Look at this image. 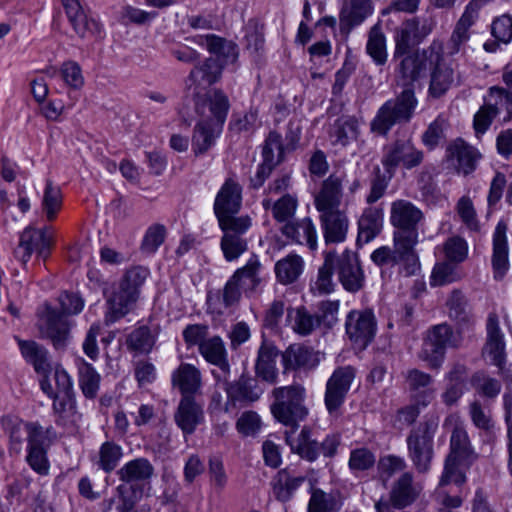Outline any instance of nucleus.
Returning <instances> with one entry per match:
<instances>
[{
    "instance_id": "nucleus-41",
    "label": "nucleus",
    "mask_w": 512,
    "mask_h": 512,
    "mask_svg": "<svg viewBox=\"0 0 512 512\" xmlns=\"http://www.w3.org/2000/svg\"><path fill=\"white\" fill-rule=\"evenodd\" d=\"M453 68L443 62H437L431 73L429 94L438 98L444 95L454 82Z\"/></svg>"
},
{
    "instance_id": "nucleus-44",
    "label": "nucleus",
    "mask_w": 512,
    "mask_h": 512,
    "mask_svg": "<svg viewBox=\"0 0 512 512\" xmlns=\"http://www.w3.org/2000/svg\"><path fill=\"white\" fill-rule=\"evenodd\" d=\"M303 264L302 258L295 254L279 260L275 265L277 279L282 284L295 282L303 271Z\"/></svg>"
},
{
    "instance_id": "nucleus-35",
    "label": "nucleus",
    "mask_w": 512,
    "mask_h": 512,
    "mask_svg": "<svg viewBox=\"0 0 512 512\" xmlns=\"http://www.w3.org/2000/svg\"><path fill=\"white\" fill-rule=\"evenodd\" d=\"M278 350L267 342H263L258 350L255 365L256 375L268 383H274L277 378L276 358Z\"/></svg>"
},
{
    "instance_id": "nucleus-51",
    "label": "nucleus",
    "mask_w": 512,
    "mask_h": 512,
    "mask_svg": "<svg viewBox=\"0 0 512 512\" xmlns=\"http://www.w3.org/2000/svg\"><path fill=\"white\" fill-rule=\"evenodd\" d=\"M489 105L494 114L500 115L503 112L505 113L503 121L512 119V92L502 87H491Z\"/></svg>"
},
{
    "instance_id": "nucleus-12",
    "label": "nucleus",
    "mask_w": 512,
    "mask_h": 512,
    "mask_svg": "<svg viewBox=\"0 0 512 512\" xmlns=\"http://www.w3.org/2000/svg\"><path fill=\"white\" fill-rule=\"evenodd\" d=\"M355 378V369L351 366L337 368L326 383L324 402L330 414H334L343 405Z\"/></svg>"
},
{
    "instance_id": "nucleus-43",
    "label": "nucleus",
    "mask_w": 512,
    "mask_h": 512,
    "mask_svg": "<svg viewBox=\"0 0 512 512\" xmlns=\"http://www.w3.org/2000/svg\"><path fill=\"white\" fill-rule=\"evenodd\" d=\"M367 54L377 66H383L387 62L386 37L379 23L369 31L366 45Z\"/></svg>"
},
{
    "instance_id": "nucleus-47",
    "label": "nucleus",
    "mask_w": 512,
    "mask_h": 512,
    "mask_svg": "<svg viewBox=\"0 0 512 512\" xmlns=\"http://www.w3.org/2000/svg\"><path fill=\"white\" fill-rule=\"evenodd\" d=\"M154 344L155 337L147 326H140L134 329L126 338L128 350L139 354L149 353Z\"/></svg>"
},
{
    "instance_id": "nucleus-61",
    "label": "nucleus",
    "mask_w": 512,
    "mask_h": 512,
    "mask_svg": "<svg viewBox=\"0 0 512 512\" xmlns=\"http://www.w3.org/2000/svg\"><path fill=\"white\" fill-rule=\"evenodd\" d=\"M394 174L395 173L386 172V170L381 172L379 167L375 168L374 177L371 180L370 193L366 199L369 204L375 203L383 197Z\"/></svg>"
},
{
    "instance_id": "nucleus-52",
    "label": "nucleus",
    "mask_w": 512,
    "mask_h": 512,
    "mask_svg": "<svg viewBox=\"0 0 512 512\" xmlns=\"http://www.w3.org/2000/svg\"><path fill=\"white\" fill-rule=\"evenodd\" d=\"M260 263L256 256H253L246 265L242 268L237 269L234 272V276H237V280L240 286L245 291H253L260 284L261 279L259 277Z\"/></svg>"
},
{
    "instance_id": "nucleus-62",
    "label": "nucleus",
    "mask_w": 512,
    "mask_h": 512,
    "mask_svg": "<svg viewBox=\"0 0 512 512\" xmlns=\"http://www.w3.org/2000/svg\"><path fill=\"white\" fill-rule=\"evenodd\" d=\"M376 462L374 453L365 447L353 449L350 453L348 466L352 471H366Z\"/></svg>"
},
{
    "instance_id": "nucleus-23",
    "label": "nucleus",
    "mask_w": 512,
    "mask_h": 512,
    "mask_svg": "<svg viewBox=\"0 0 512 512\" xmlns=\"http://www.w3.org/2000/svg\"><path fill=\"white\" fill-rule=\"evenodd\" d=\"M199 353L210 364L219 368L220 373L213 372L217 380L226 378L230 372V364L223 340L214 336L200 344Z\"/></svg>"
},
{
    "instance_id": "nucleus-21",
    "label": "nucleus",
    "mask_w": 512,
    "mask_h": 512,
    "mask_svg": "<svg viewBox=\"0 0 512 512\" xmlns=\"http://www.w3.org/2000/svg\"><path fill=\"white\" fill-rule=\"evenodd\" d=\"M373 13L371 0H344L339 14L340 31L348 35Z\"/></svg>"
},
{
    "instance_id": "nucleus-7",
    "label": "nucleus",
    "mask_w": 512,
    "mask_h": 512,
    "mask_svg": "<svg viewBox=\"0 0 512 512\" xmlns=\"http://www.w3.org/2000/svg\"><path fill=\"white\" fill-rule=\"evenodd\" d=\"M147 275L148 271L142 267H134L126 271L118 289L108 299L109 312L105 317L107 324L114 323L129 313L139 297V289Z\"/></svg>"
},
{
    "instance_id": "nucleus-39",
    "label": "nucleus",
    "mask_w": 512,
    "mask_h": 512,
    "mask_svg": "<svg viewBox=\"0 0 512 512\" xmlns=\"http://www.w3.org/2000/svg\"><path fill=\"white\" fill-rule=\"evenodd\" d=\"M198 43L200 45H205L207 50L217 56L220 62L224 61H234L237 57V48L236 45L225 38L220 36L209 34L206 36H200Z\"/></svg>"
},
{
    "instance_id": "nucleus-6",
    "label": "nucleus",
    "mask_w": 512,
    "mask_h": 512,
    "mask_svg": "<svg viewBox=\"0 0 512 512\" xmlns=\"http://www.w3.org/2000/svg\"><path fill=\"white\" fill-rule=\"evenodd\" d=\"M275 402L271 412L275 419L294 431L299 422L303 421L309 411L304 405L305 389L300 384L278 387L273 390Z\"/></svg>"
},
{
    "instance_id": "nucleus-60",
    "label": "nucleus",
    "mask_w": 512,
    "mask_h": 512,
    "mask_svg": "<svg viewBox=\"0 0 512 512\" xmlns=\"http://www.w3.org/2000/svg\"><path fill=\"white\" fill-rule=\"evenodd\" d=\"M456 212L463 224L471 231H478L479 221L472 200L468 196H462L456 204Z\"/></svg>"
},
{
    "instance_id": "nucleus-9",
    "label": "nucleus",
    "mask_w": 512,
    "mask_h": 512,
    "mask_svg": "<svg viewBox=\"0 0 512 512\" xmlns=\"http://www.w3.org/2000/svg\"><path fill=\"white\" fill-rule=\"evenodd\" d=\"M423 159V151L416 148L410 138L395 139L382 149L381 163L384 170L390 173H395L400 166L407 170L418 167Z\"/></svg>"
},
{
    "instance_id": "nucleus-17",
    "label": "nucleus",
    "mask_w": 512,
    "mask_h": 512,
    "mask_svg": "<svg viewBox=\"0 0 512 512\" xmlns=\"http://www.w3.org/2000/svg\"><path fill=\"white\" fill-rule=\"evenodd\" d=\"M338 278L345 290L357 292L364 285V273L356 253L345 250L340 256L335 255Z\"/></svg>"
},
{
    "instance_id": "nucleus-29",
    "label": "nucleus",
    "mask_w": 512,
    "mask_h": 512,
    "mask_svg": "<svg viewBox=\"0 0 512 512\" xmlns=\"http://www.w3.org/2000/svg\"><path fill=\"white\" fill-rule=\"evenodd\" d=\"M446 307L449 318L456 323L460 331L473 324L471 307L462 291L454 289L446 300Z\"/></svg>"
},
{
    "instance_id": "nucleus-2",
    "label": "nucleus",
    "mask_w": 512,
    "mask_h": 512,
    "mask_svg": "<svg viewBox=\"0 0 512 512\" xmlns=\"http://www.w3.org/2000/svg\"><path fill=\"white\" fill-rule=\"evenodd\" d=\"M242 206V188L227 179L214 201V214L222 231L220 248L226 261L237 260L248 250L247 234L252 226L249 215L237 216Z\"/></svg>"
},
{
    "instance_id": "nucleus-56",
    "label": "nucleus",
    "mask_w": 512,
    "mask_h": 512,
    "mask_svg": "<svg viewBox=\"0 0 512 512\" xmlns=\"http://www.w3.org/2000/svg\"><path fill=\"white\" fill-rule=\"evenodd\" d=\"M472 453L470 440L466 430L456 426L450 439V453L448 456H454L458 459H468Z\"/></svg>"
},
{
    "instance_id": "nucleus-22",
    "label": "nucleus",
    "mask_w": 512,
    "mask_h": 512,
    "mask_svg": "<svg viewBox=\"0 0 512 512\" xmlns=\"http://www.w3.org/2000/svg\"><path fill=\"white\" fill-rule=\"evenodd\" d=\"M343 179V175L331 174L322 182L315 196V206L320 213L339 210L343 197Z\"/></svg>"
},
{
    "instance_id": "nucleus-10",
    "label": "nucleus",
    "mask_w": 512,
    "mask_h": 512,
    "mask_svg": "<svg viewBox=\"0 0 512 512\" xmlns=\"http://www.w3.org/2000/svg\"><path fill=\"white\" fill-rule=\"evenodd\" d=\"M195 102V110L203 120H209L215 125L223 127L230 108L227 95L220 89L202 94L191 95Z\"/></svg>"
},
{
    "instance_id": "nucleus-40",
    "label": "nucleus",
    "mask_w": 512,
    "mask_h": 512,
    "mask_svg": "<svg viewBox=\"0 0 512 512\" xmlns=\"http://www.w3.org/2000/svg\"><path fill=\"white\" fill-rule=\"evenodd\" d=\"M66 15L74 31L80 37L84 38L88 35H94L100 32L99 23L95 19L89 17L81 5L70 6V9L66 11Z\"/></svg>"
},
{
    "instance_id": "nucleus-54",
    "label": "nucleus",
    "mask_w": 512,
    "mask_h": 512,
    "mask_svg": "<svg viewBox=\"0 0 512 512\" xmlns=\"http://www.w3.org/2000/svg\"><path fill=\"white\" fill-rule=\"evenodd\" d=\"M460 279L456 264L451 261L436 263L431 276L430 285L432 287L444 286Z\"/></svg>"
},
{
    "instance_id": "nucleus-24",
    "label": "nucleus",
    "mask_w": 512,
    "mask_h": 512,
    "mask_svg": "<svg viewBox=\"0 0 512 512\" xmlns=\"http://www.w3.org/2000/svg\"><path fill=\"white\" fill-rule=\"evenodd\" d=\"M282 361L287 370H310L319 364L320 358L319 353L312 348L301 344H293L282 354Z\"/></svg>"
},
{
    "instance_id": "nucleus-55",
    "label": "nucleus",
    "mask_w": 512,
    "mask_h": 512,
    "mask_svg": "<svg viewBox=\"0 0 512 512\" xmlns=\"http://www.w3.org/2000/svg\"><path fill=\"white\" fill-rule=\"evenodd\" d=\"M446 348L443 345L437 344L430 338L425 337L419 358L428 363V366L432 369H439L445 359Z\"/></svg>"
},
{
    "instance_id": "nucleus-58",
    "label": "nucleus",
    "mask_w": 512,
    "mask_h": 512,
    "mask_svg": "<svg viewBox=\"0 0 512 512\" xmlns=\"http://www.w3.org/2000/svg\"><path fill=\"white\" fill-rule=\"evenodd\" d=\"M466 459L454 458V456H447L444 464L443 474L440 479V487L454 483L462 485L466 481L465 474L460 470L459 465Z\"/></svg>"
},
{
    "instance_id": "nucleus-28",
    "label": "nucleus",
    "mask_w": 512,
    "mask_h": 512,
    "mask_svg": "<svg viewBox=\"0 0 512 512\" xmlns=\"http://www.w3.org/2000/svg\"><path fill=\"white\" fill-rule=\"evenodd\" d=\"M224 385L228 398L233 402H254L260 398L263 392L258 386L257 380L246 375H241L238 380L233 382L225 380Z\"/></svg>"
},
{
    "instance_id": "nucleus-26",
    "label": "nucleus",
    "mask_w": 512,
    "mask_h": 512,
    "mask_svg": "<svg viewBox=\"0 0 512 512\" xmlns=\"http://www.w3.org/2000/svg\"><path fill=\"white\" fill-rule=\"evenodd\" d=\"M507 229V224L500 221L493 234L492 266L495 279H501L509 267Z\"/></svg>"
},
{
    "instance_id": "nucleus-5",
    "label": "nucleus",
    "mask_w": 512,
    "mask_h": 512,
    "mask_svg": "<svg viewBox=\"0 0 512 512\" xmlns=\"http://www.w3.org/2000/svg\"><path fill=\"white\" fill-rule=\"evenodd\" d=\"M417 106L415 92L410 89L402 90L378 109L370 124L371 131L386 136L393 126L409 123Z\"/></svg>"
},
{
    "instance_id": "nucleus-49",
    "label": "nucleus",
    "mask_w": 512,
    "mask_h": 512,
    "mask_svg": "<svg viewBox=\"0 0 512 512\" xmlns=\"http://www.w3.org/2000/svg\"><path fill=\"white\" fill-rule=\"evenodd\" d=\"M79 385L86 398L94 399L97 396L100 384V375L93 366L82 361L78 367Z\"/></svg>"
},
{
    "instance_id": "nucleus-16",
    "label": "nucleus",
    "mask_w": 512,
    "mask_h": 512,
    "mask_svg": "<svg viewBox=\"0 0 512 512\" xmlns=\"http://www.w3.org/2000/svg\"><path fill=\"white\" fill-rule=\"evenodd\" d=\"M51 238L46 234L45 229L27 227L20 235L19 245L15 249V256L26 264L32 253L36 252L39 257L46 259L49 256Z\"/></svg>"
},
{
    "instance_id": "nucleus-63",
    "label": "nucleus",
    "mask_w": 512,
    "mask_h": 512,
    "mask_svg": "<svg viewBox=\"0 0 512 512\" xmlns=\"http://www.w3.org/2000/svg\"><path fill=\"white\" fill-rule=\"evenodd\" d=\"M296 208L297 199L285 194L272 205V214L278 222H285L294 216Z\"/></svg>"
},
{
    "instance_id": "nucleus-3",
    "label": "nucleus",
    "mask_w": 512,
    "mask_h": 512,
    "mask_svg": "<svg viewBox=\"0 0 512 512\" xmlns=\"http://www.w3.org/2000/svg\"><path fill=\"white\" fill-rule=\"evenodd\" d=\"M2 426L9 437L10 453L20 454L26 443V463L39 475H47L50 468L47 452L56 437L54 428H44L37 421L25 422L11 416L2 418Z\"/></svg>"
},
{
    "instance_id": "nucleus-15",
    "label": "nucleus",
    "mask_w": 512,
    "mask_h": 512,
    "mask_svg": "<svg viewBox=\"0 0 512 512\" xmlns=\"http://www.w3.org/2000/svg\"><path fill=\"white\" fill-rule=\"evenodd\" d=\"M154 475V467L151 462L144 457H139L125 463L118 471L117 476L124 484L118 487L120 493H124L127 484L133 488V497H141L142 488L139 484L149 482Z\"/></svg>"
},
{
    "instance_id": "nucleus-46",
    "label": "nucleus",
    "mask_w": 512,
    "mask_h": 512,
    "mask_svg": "<svg viewBox=\"0 0 512 512\" xmlns=\"http://www.w3.org/2000/svg\"><path fill=\"white\" fill-rule=\"evenodd\" d=\"M287 319H294L293 329L300 335H309L320 326V319L311 314L305 307L288 308Z\"/></svg>"
},
{
    "instance_id": "nucleus-53",
    "label": "nucleus",
    "mask_w": 512,
    "mask_h": 512,
    "mask_svg": "<svg viewBox=\"0 0 512 512\" xmlns=\"http://www.w3.org/2000/svg\"><path fill=\"white\" fill-rule=\"evenodd\" d=\"M335 267V252L330 251L325 254L324 263L319 268L318 277L314 288L320 294H329L334 289L333 271Z\"/></svg>"
},
{
    "instance_id": "nucleus-50",
    "label": "nucleus",
    "mask_w": 512,
    "mask_h": 512,
    "mask_svg": "<svg viewBox=\"0 0 512 512\" xmlns=\"http://www.w3.org/2000/svg\"><path fill=\"white\" fill-rule=\"evenodd\" d=\"M123 456V449L112 441L104 442L98 453L96 465L106 473L112 472Z\"/></svg>"
},
{
    "instance_id": "nucleus-64",
    "label": "nucleus",
    "mask_w": 512,
    "mask_h": 512,
    "mask_svg": "<svg viewBox=\"0 0 512 512\" xmlns=\"http://www.w3.org/2000/svg\"><path fill=\"white\" fill-rule=\"evenodd\" d=\"M444 252L449 261L461 263L468 255L467 242L459 236L451 237L444 244Z\"/></svg>"
},
{
    "instance_id": "nucleus-32",
    "label": "nucleus",
    "mask_w": 512,
    "mask_h": 512,
    "mask_svg": "<svg viewBox=\"0 0 512 512\" xmlns=\"http://www.w3.org/2000/svg\"><path fill=\"white\" fill-rule=\"evenodd\" d=\"M292 433L293 431L285 433L286 442L292 452L309 462H314L320 455V448L319 442L312 437L311 428L304 426L296 439L292 437Z\"/></svg>"
},
{
    "instance_id": "nucleus-37",
    "label": "nucleus",
    "mask_w": 512,
    "mask_h": 512,
    "mask_svg": "<svg viewBox=\"0 0 512 512\" xmlns=\"http://www.w3.org/2000/svg\"><path fill=\"white\" fill-rule=\"evenodd\" d=\"M383 223V211L377 207H369L364 210L358 221V242L368 243L381 231Z\"/></svg>"
},
{
    "instance_id": "nucleus-42",
    "label": "nucleus",
    "mask_w": 512,
    "mask_h": 512,
    "mask_svg": "<svg viewBox=\"0 0 512 512\" xmlns=\"http://www.w3.org/2000/svg\"><path fill=\"white\" fill-rule=\"evenodd\" d=\"M417 30L414 21H407L396 30L394 59L411 54V49L418 43Z\"/></svg>"
},
{
    "instance_id": "nucleus-38",
    "label": "nucleus",
    "mask_w": 512,
    "mask_h": 512,
    "mask_svg": "<svg viewBox=\"0 0 512 512\" xmlns=\"http://www.w3.org/2000/svg\"><path fill=\"white\" fill-rule=\"evenodd\" d=\"M305 480L304 476L292 475L286 469L280 470L272 482L273 494L277 500L286 502L291 499Z\"/></svg>"
},
{
    "instance_id": "nucleus-11",
    "label": "nucleus",
    "mask_w": 512,
    "mask_h": 512,
    "mask_svg": "<svg viewBox=\"0 0 512 512\" xmlns=\"http://www.w3.org/2000/svg\"><path fill=\"white\" fill-rule=\"evenodd\" d=\"M427 53V50L422 52L416 51L400 57L401 60L396 68L395 75L398 87L402 88V90L410 89L415 92V82L425 76L429 68L430 63Z\"/></svg>"
},
{
    "instance_id": "nucleus-25",
    "label": "nucleus",
    "mask_w": 512,
    "mask_h": 512,
    "mask_svg": "<svg viewBox=\"0 0 512 512\" xmlns=\"http://www.w3.org/2000/svg\"><path fill=\"white\" fill-rule=\"evenodd\" d=\"M484 352L490 357L491 363L499 369L505 364V342L496 315H489L487 320V340Z\"/></svg>"
},
{
    "instance_id": "nucleus-30",
    "label": "nucleus",
    "mask_w": 512,
    "mask_h": 512,
    "mask_svg": "<svg viewBox=\"0 0 512 512\" xmlns=\"http://www.w3.org/2000/svg\"><path fill=\"white\" fill-rule=\"evenodd\" d=\"M320 220L327 244L340 243L345 240L348 230V219L344 212L340 210L322 212Z\"/></svg>"
},
{
    "instance_id": "nucleus-36",
    "label": "nucleus",
    "mask_w": 512,
    "mask_h": 512,
    "mask_svg": "<svg viewBox=\"0 0 512 512\" xmlns=\"http://www.w3.org/2000/svg\"><path fill=\"white\" fill-rule=\"evenodd\" d=\"M241 291L242 287L237 280V276L232 275L222 290L221 301L219 303H217V301L220 300L219 296L216 300H214L210 294L207 296L208 309L221 314L223 312L222 308L228 309L236 306L241 299Z\"/></svg>"
},
{
    "instance_id": "nucleus-57",
    "label": "nucleus",
    "mask_w": 512,
    "mask_h": 512,
    "mask_svg": "<svg viewBox=\"0 0 512 512\" xmlns=\"http://www.w3.org/2000/svg\"><path fill=\"white\" fill-rule=\"evenodd\" d=\"M62 194L59 187L54 186L52 181L47 180L42 199V208L49 221H52L61 208Z\"/></svg>"
},
{
    "instance_id": "nucleus-45",
    "label": "nucleus",
    "mask_w": 512,
    "mask_h": 512,
    "mask_svg": "<svg viewBox=\"0 0 512 512\" xmlns=\"http://www.w3.org/2000/svg\"><path fill=\"white\" fill-rule=\"evenodd\" d=\"M331 136L334 143L346 146L351 140L358 136V122L353 116H342L338 118L332 128Z\"/></svg>"
},
{
    "instance_id": "nucleus-31",
    "label": "nucleus",
    "mask_w": 512,
    "mask_h": 512,
    "mask_svg": "<svg viewBox=\"0 0 512 512\" xmlns=\"http://www.w3.org/2000/svg\"><path fill=\"white\" fill-rule=\"evenodd\" d=\"M281 232L298 244H306L311 250L317 248V231L310 218L286 223Z\"/></svg>"
},
{
    "instance_id": "nucleus-18",
    "label": "nucleus",
    "mask_w": 512,
    "mask_h": 512,
    "mask_svg": "<svg viewBox=\"0 0 512 512\" xmlns=\"http://www.w3.org/2000/svg\"><path fill=\"white\" fill-rule=\"evenodd\" d=\"M406 389L413 402L422 407L428 406L435 397L433 377L417 368L408 369L404 373Z\"/></svg>"
},
{
    "instance_id": "nucleus-14",
    "label": "nucleus",
    "mask_w": 512,
    "mask_h": 512,
    "mask_svg": "<svg viewBox=\"0 0 512 512\" xmlns=\"http://www.w3.org/2000/svg\"><path fill=\"white\" fill-rule=\"evenodd\" d=\"M224 63L209 57L198 63L185 80V88L191 95H197L218 82L222 76Z\"/></svg>"
},
{
    "instance_id": "nucleus-27",
    "label": "nucleus",
    "mask_w": 512,
    "mask_h": 512,
    "mask_svg": "<svg viewBox=\"0 0 512 512\" xmlns=\"http://www.w3.org/2000/svg\"><path fill=\"white\" fill-rule=\"evenodd\" d=\"M420 489L413 482L411 472L403 473L392 486L390 502L393 507L403 509L410 506L419 497Z\"/></svg>"
},
{
    "instance_id": "nucleus-33",
    "label": "nucleus",
    "mask_w": 512,
    "mask_h": 512,
    "mask_svg": "<svg viewBox=\"0 0 512 512\" xmlns=\"http://www.w3.org/2000/svg\"><path fill=\"white\" fill-rule=\"evenodd\" d=\"M223 127L215 125L209 120L201 119L194 128L192 136V150L195 155L206 153L220 136Z\"/></svg>"
},
{
    "instance_id": "nucleus-13",
    "label": "nucleus",
    "mask_w": 512,
    "mask_h": 512,
    "mask_svg": "<svg viewBox=\"0 0 512 512\" xmlns=\"http://www.w3.org/2000/svg\"><path fill=\"white\" fill-rule=\"evenodd\" d=\"M345 327L349 339L366 348L375 337L377 324L371 310H353L346 317Z\"/></svg>"
},
{
    "instance_id": "nucleus-34",
    "label": "nucleus",
    "mask_w": 512,
    "mask_h": 512,
    "mask_svg": "<svg viewBox=\"0 0 512 512\" xmlns=\"http://www.w3.org/2000/svg\"><path fill=\"white\" fill-rule=\"evenodd\" d=\"M448 157L455 159L457 169L464 175H468L475 170L477 161L481 155L477 150L465 143L462 139H457L447 148Z\"/></svg>"
},
{
    "instance_id": "nucleus-48",
    "label": "nucleus",
    "mask_w": 512,
    "mask_h": 512,
    "mask_svg": "<svg viewBox=\"0 0 512 512\" xmlns=\"http://www.w3.org/2000/svg\"><path fill=\"white\" fill-rule=\"evenodd\" d=\"M470 383L479 395L489 399L496 398L502 388L498 379L491 377L483 370L473 373Z\"/></svg>"
},
{
    "instance_id": "nucleus-19",
    "label": "nucleus",
    "mask_w": 512,
    "mask_h": 512,
    "mask_svg": "<svg viewBox=\"0 0 512 512\" xmlns=\"http://www.w3.org/2000/svg\"><path fill=\"white\" fill-rule=\"evenodd\" d=\"M174 421L185 435L193 434L204 421L203 402L200 397H181L174 413Z\"/></svg>"
},
{
    "instance_id": "nucleus-8",
    "label": "nucleus",
    "mask_w": 512,
    "mask_h": 512,
    "mask_svg": "<svg viewBox=\"0 0 512 512\" xmlns=\"http://www.w3.org/2000/svg\"><path fill=\"white\" fill-rule=\"evenodd\" d=\"M438 428V420L426 418L412 429L407 438L408 457L418 473L430 470L434 457V436Z\"/></svg>"
},
{
    "instance_id": "nucleus-4",
    "label": "nucleus",
    "mask_w": 512,
    "mask_h": 512,
    "mask_svg": "<svg viewBox=\"0 0 512 512\" xmlns=\"http://www.w3.org/2000/svg\"><path fill=\"white\" fill-rule=\"evenodd\" d=\"M59 302L61 311L46 306L39 329L42 337L49 339L55 349L62 350L67 346L70 337V324L66 316L80 313L84 300L76 293L63 292L59 296Z\"/></svg>"
},
{
    "instance_id": "nucleus-20",
    "label": "nucleus",
    "mask_w": 512,
    "mask_h": 512,
    "mask_svg": "<svg viewBox=\"0 0 512 512\" xmlns=\"http://www.w3.org/2000/svg\"><path fill=\"white\" fill-rule=\"evenodd\" d=\"M171 384L181 397H200L202 387L201 372L189 363H181L171 375Z\"/></svg>"
},
{
    "instance_id": "nucleus-59",
    "label": "nucleus",
    "mask_w": 512,
    "mask_h": 512,
    "mask_svg": "<svg viewBox=\"0 0 512 512\" xmlns=\"http://www.w3.org/2000/svg\"><path fill=\"white\" fill-rule=\"evenodd\" d=\"M258 122V112L249 110L244 114H233L229 123V130L233 133H252Z\"/></svg>"
},
{
    "instance_id": "nucleus-1",
    "label": "nucleus",
    "mask_w": 512,
    "mask_h": 512,
    "mask_svg": "<svg viewBox=\"0 0 512 512\" xmlns=\"http://www.w3.org/2000/svg\"><path fill=\"white\" fill-rule=\"evenodd\" d=\"M422 211L410 201L399 199L391 204L390 221L396 228L393 232V247L381 246L371 254L378 267L399 266L401 273L411 276L420 269L415 246L418 243V224L423 220Z\"/></svg>"
}]
</instances>
